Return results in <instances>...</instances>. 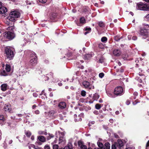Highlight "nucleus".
I'll return each mask as SVG.
<instances>
[{
  "mask_svg": "<svg viewBox=\"0 0 149 149\" xmlns=\"http://www.w3.org/2000/svg\"><path fill=\"white\" fill-rule=\"evenodd\" d=\"M53 73L51 72L49 73V74H47V76L46 77H47L48 79H47V80H48L49 79H51L52 80V81H54L53 79Z\"/></svg>",
  "mask_w": 149,
  "mask_h": 149,
  "instance_id": "nucleus-16",
  "label": "nucleus"
},
{
  "mask_svg": "<svg viewBox=\"0 0 149 149\" xmlns=\"http://www.w3.org/2000/svg\"><path fill=\"white\" fill-rule=\"evenodd\" d=\"M126 104L127 105H129L130 103V102L129 101V100H127L126 102Z\"/></svg>",
  "mask_w": 149,
  "mask_h": 149,
  "instance_id": "nucleus-52",
  "label": "nucleus"
},
{
  "mask_svg": "<svg viewBox=\"0 0 149 149\" xmlns=\"http://www.w3.org/2000/svg\"><path fill=\"white\" fill-rule=\"evenodd\" d=\"M80 22L81 23L84 24L85 23V20L84 17H82L80 19Z\"/></svg>",
  "mask_w": 149,
  "mask_h": 149,
  "instance_id": "nucleus-28",
  "label": "nucleus"
},
{
  "mask_svg": "<svg viewBox=\"0 0 149 149\" xmlns=\"http://www.w3.org/2000/svg\"><path fill=\"white\" fill-rule=\"evenodd\" d=\"M99 62L100 63H102L104 62V60L102 58H100L99 61Z\"/></svg>",
  "mask_w": 149,
  "mask_h": 149,
  "instance_id": "nucleus-43",
  "label": "nucleus"
},
{
  "mask_svg": "<svg viewBox=\"0 0 149 149\" xmlns=\"http://www.w3.org/2000/svg\"><path fill=\"white\" fill-rule=\"evenodd\" d=\"M39 1L40 2L43 3H45L46 2L47 0H39Z\"/></svg>",
  "mask_w": 149,
  "mask_h": 149,
  "instance_id": "nucleus-39",
  "label": "nucleus"
},
{
  "mask_svg": "<svg viewBox=\"0 0 149 149\" xmlns=\"http://www.w3.org/2000/svg\"><path fill=\"white\" fill-rule=\"evenodd\" d=\"M38 139L40 141L42 142H44L46 141V139L44 136H39L38 137Z\"/></svg>",
  "mask_w": 149,
  "mask_h": 149,
  "instance_id": "nucleus-14",
  "label": "nucleus"
},
{
  "mask_svg": "<svg viewBox=\"0 0 149 149\" xmlns=\"http://www.w3.org/2000/svg\"><path fill=\"white\" fill-rule=\"evenodd\" d=\"M74 121L75 122H78L81 121V118L83 117L84 113H81L77 116L76 114H75L74 115Z\"/></svg>",
  "mask_w": 149,
  "mask_h": 149,
  "instance_id": "nucleus-9",
  "label": "nucleus"
},
{
  "mask_svg": "<svg viewBox=\"0 0 149 149\" xmlns=\"http://www.w3.org/2000/svg\"><path fill=\"white\" fill-rule=\"evenodd\" d=\"M136 7L137 9L141 10H149V7L148 5L141 2L137 3Z\"/></svg>",
  "mask_w": 149,
  "mask_h": 149,
  "instance_id": "nucleus-4",
  "label": "nucleus"
},
{
  "mask_svg": "<svg viewBox=\"0 0 149 149\" xmlns=\"http://www.w3.org/2000/svg\"><path fill=\"white\" fill-rule=\"evenodd\" d=\"M116 63H117L118 64V65H119V66H120L121 65V63L119 61H116Z\"/></svg>",
  "mask_w": 149,
  "mask_h": 149,
  "instance_id": "nucleus-49",
  "label": "nucleus"
},
{
  "mask_svg": "<svg viewBox=\"0 0 149 149\" xmlns=\"http://www.w3.org/2000/svg\"><path fill=\"white\" fill-rule=\"evenodd\" d=\"M111 149H116V147L115 145H112L111 146Z\"/></svg>",
  "mask_w": 149,
  "mask_h": 149,
  "instance_id": "nucleus-41",
  "label": "nucleus"
},
{
  "mask_svg": "<svg viewBox=\"0 0 149 149\" xmlns=\"http://www.w3.org/2000/svg\"><path fill=\"white\" fill-rule=\"evenodd\" d=\"M5 52L7 58L9 60L12 59L14 56L15 52L13 48L9 46L5 47Z\"/></svg>",
  "mask_w": 149,
  "mask_h": 149,
  "instance_id": "nucleus-1",
  "label": "nucleus"
},
{
  "mask_svg": "<svg viewBox=\"0 0 149 149\" xmlns=\"http://www.w3.org/2000/svg\"><path fill=\"white\" fill-rule=\"evenodd\" d=\"M113 54L115 56H119L121 54V52L119 50L115 49L113 51Z\"/></svg>",
  "mask_w": 149,
  "mask_h": 149,
  "instance_id": "nucleus-13",
  "label": "nucleus"
},
{
  "mask_svg": "<svg viewBox=\"0 0 149 149\" xmlns=\"http://www.w3.org/2000/svg\"><path fill=\"white\" fill-rule=\"evenodd\" d=\"M117 72H119L121 73L124 72V70L122 68H120V70H118V71H117Z\"/></svg>",
  "mask_w": 149,
  "mask_h": 149,
  "instance_id": "nucleus-42",
  "label": "nucleus"
},
{
  "mask_svg": "<svg viewBox=\"0 0 149 149\" xmlns=\"http://www.w3.org/2000/svg\"><path fill=\"white\" fill-rule=\"evenodd\" d=\"M14 29L15 27L13 26L8 27L6 29L7 31H12Z\"/></svg>",
  "mask_w": 149,
  "mask_h": 149,
  "instance_id": "nucleus-21",
  "label": "nucleus"
},
{
  "mask_svg": "<svg viewBox=\"0 0 149 149\" xmlns=\"http://www.w3.org/2000/svg\"><path fill=\"white\" fill-rule=\"evenodd\" d=\"M115 113L116 115H118L119 113V112L118 111H116V112Z\"/></svg>",
  "mask_w": 149,
  "mask_h": 149,
  "instance_id": "nucleus-61",
  "label": "nucleus"
},
{
  "mask_svg": "<svg viewBox=\"0 0 149 149\" xmlns=\"http://www.w3.org/2000/svg\"><path fill=\"white\" fill-rule=\"evenodd\" d=\"M118 143L120 147L122 146L123 145V142L120 140H118Z\"/></svg>",
  "mask_w": 149,
  "mask_h": 149,
  "instance_id": "nucleus-30",
  "label": "nucleus"
},
{
  "mask_svg": "<svg viewBox=\"0 0 149 149\" xmlns=\"http://www.w3.org/2000/svg\"><path fill=\"white\" fill-rule=\"evenodd\" d=\"M100 78H102L104 76V74L103 73L101 72L100 73L99 75Z\"/></svg>",
  "mask_w": 149,
  "mask_h": 149,
  "instance_id": "nucleus-35",
  "label": "nucleus"
},
{
  "mask_svg": "<svg viewBox=\"0 0 149 149\" xmlns=\"http://www.w3.org/2000/svg\"><path fill=\"white\" fill-rule=\"evenodd\" d=\"M5 119L3 115H0V124H2L5 121Z\"/></svg>",
  "mask_w": 149,
  "mask_h": 149,
  "instance_id": "nucleus-17",
  "label": "nucleus"
},
{
  "mask_svg": "<svg viewBox=\"0 0 149 149\" xmlns=\"http://www.w3.org/2000/svg\"><path fill=\"white\" fill-rule=\"evenodd\" d=\"M10 109V105H6L4 107V109L6 111H9Z\"/></svg>",
  "mask_w": 149,
  "mask_h": 149,
  "instance_id": "nucleus-18",
  "label": "nucleus"
},
{
  "mask_svg": "<svg viewBox=\"0 0 149 149\" xmlns=\"http://www.w3.org/2000/svg\"><path fill=\"white\" fill-rule=\"evenodd\" d=\"M122 38V37H120L119 35H117L114 36V39L116 41H118L120 39Z\"/></svg>",
  "mask_w": 149,
  "mask_h": 149,
  "instance_id": "nucleus-22",
  "label": "nucleus"
},
{
  "mask_svg": "<svg viewBox=\"0 0 149 149\" xmlns=\"http://www.w3.org/2000/svg\"><path fill=\"white\" fill-rule=\"evenodd\" d=\"M89 32V31H86L84 33V34L86 35Z\"/></svg>",
  "mask_w": 149,
  "mask_h": 149,
  "instance_id": "nucleus-64",
  "label": "nucleus"
},
{
  "mask_svg": "<svg viewBox=\"0 0 149 149\" xmlns=\"http://www.w3.org/2000/svg\"><path fill=\"white\" fill-rule=\"evenodd\" d=\"M44 148L45 149H50V147L47 144L45 146Z\"/></svg>",
  "mask_w": 149,
  "mask_h": 149,
  "instance_id": "nucleus-38",
  "label": "nucleus"
},
{
  "mask_svg": "<svg viewBox=\"0 0 149 149\" xmlns=\"http://www.w3.org/2000/svg\"><path fill=\"white\" fill-rule=\"evenodd\" d=\"M86 92L84 90H83V91H81V95L82 96H84V97L85 96H86Z\"/></svg>",
  "mask_w": 149,
  "mask_h": 149,
  "instance_id": "nucleus-32",
  "label": "nucleus"
},
{
  "mask_svg": "<svg viewBox=\"0 0 149 149\" xmlns=\"http://www.w3.org/2000/svg\"><path fill=\"white\" fill-rule=\"evenodd\" d=\"M97 145L99 147L102 149L103 147V144L101 142H98L97 143Z\"/></svg>",
  "mask_w": 149,
  "mask_h": 149,
  "instance_id": "nucleus-25",
  "label": "nucleus"
},
{
  "mask_svg": "<svg viewBox=\"0 0 149 149\" xmlns=\"http://www.w3.org/2000/svg\"><path fill=\"white\" fill-rule=\"evenodd\" d=\"M146 18L147 20L149 21V14L146 16Z\"/></svg>",
  "mask_w": 149,
  "mask_h": 149,
  "instance_id": "nucleus-48",
  "label": "nucleus"
},
{
  "mask_svg": "<svg viewBox=\"0 0 149 149\" xmlns=\"http://www.w3.org/2000/svg\"><path fill=\"white\" fill-rule=\"evenodd\" d=\"M94 113L96 114H98V112L97 111H95L93 112Z\"/></svg>",
  "mask_w": 149,
  "mask_h": 149,
  "instance_id": "nucleus-55",
  "label": "nucleus"
},
{
  "mask_svg": "<svg viewBox=\"0 0 149 149\" xmlns=\"http://www.w3.org/2000/svg\"><path fill=\"white\" fill-rule=\"evenodd\" d=\"M91 28L90 27H86L85 29V30L86 31H90L91 30Z\"/></svg>",
  "mask_w": 149,
  "mask_h": 149,
  "instance_id": "nucleus-40",
  "label": "nucleus"
},
{
  "mask_svg": "<svg viewBox=\"0 0 149 149\" xmlns=\"http://www.w3.org/2000/svg\"><path fill=\"white\" fill-rule=\"evenodd\" d=\"M31 139L32 140H33L34 139V137L33 136H32L31 137Z\"/></svg>",
  "mask_w": 149,
  "mask_h": 149,
  "instance_id": "nucleus-59",
  "label": "nucleus"
},
{
  "mask_svg": "<svg viewBox=\"0 0 149 149\" xmlns=\"http://www.w3.org/2000/svg\"><path fill=\"white\" fill-rule=\"evenodd\" d=\"M109 122H110V123H113V120L112 119H110L109 120Z\"/></svg>",
  "mask_w": 149,
  "mask_h": 149,
  "instance_id": "nucleus-58",
  "label": "nucleus"
},
{
  "mask_svg": "<svg viewBox=\"0 0 149 149\" xmlns=\"http://www.w3.org/2000/svg\"><path fill=\"white\" fill-rule=\"evenodd\" d=\"M59 140L60 142H62L65 141V139L63 137H61L59 138Z\"/></svg>",
  "mask_w": 149,
  "mask_h": 149,
  "instance_id": "nucleus-36",
  "label": "nucleus"
},
{
  "mask_svg": "<svg viewBox=\"0 0 149 149\" xmlns=\"http://www.w3.org/2000/svg\"><path fill=\"white\" fill-rule=\"evenodd\" d=\"M128 39H129V40H130L131 39V36H128Z\"/></svg>",
  "mask_w": 149,
  "mask_h": 149,
  "instance_id": "nucleus-63",
  "label": "nucleus"
},
{
  "mask_svg": "<svg viewBox=\"0 0 149 149\" xmlns=\"http://www.w3.org/2000/svg\"><path fill=\"white\" fill-rule=\"evenodd\" d=\"M137 37L135 36H134L132 38V39L133 40H135L137 39Z\"/></svg>",
  "mask_w": 149,
  "mask_h": 149,
  "instance_id": "nucleus-51",
  "label": "nucleus"
},
{
  "mask_svg": "<svg viewBox=\"0 0 149 149\" xmlns=\"http://www.w3.org/2000/svg\"><path fill=\"white\" fill-rule=\"evenodd\" d=\"M0 74L2 76H6L8 75V74L6 72L5 70H3L1 72Z\"/></svg>",
  "mask_w": 149,
  "mask_h": 149,
  "instance_id": "nucleus-26",
  "label": "nucleus"
},
{
  "mask_svg": "<svg viewBox=\"0 0 149 149\" xmlns=\"http://www.w3.org/2000/svg\"><path fill=\"white\" fill-rule=\"evenodd\" d=\"M53 96V94L52 93H50L49 94V96L50 97H52Z\"/></svg>",
  "mask_w": 149,
  "mask_h": 149,
  "instance_id": "nucleus-62",
  "label": "nucleus"
},
{
  "mask_svg": "<svg viewBox=\"0 0 149 149\" xmlns=\"http://www.w3.org/2000/svg\"><path fill=\"white\" fill-rule=\"evenodd\" d=\"M99 97V95L97 94H95L93 96L94 100H97Z\"/></svg>",
  "mask_w": 149,
  "mask_h": 149,
  "instance_id": "nucleus-24",
  "label": "nucleus"
},
{
  "mask_svg": "<svg viewBox=\"0 0 149 149\" xmlns=\"http://www.w3.org/2000/svg\"><path fill=\"white\" fill-rule=\"evenodd\" d=\"M25 134L27 136L29 137L31 136V134L30 131H28L25 132Z\"/></svg>",
  "mask_w": 149,
  "mask_h": 149,
  "instance_id": "nucleus-31",
  "label": "nucleus"
},
{
  "mask_svg": "<svg viewBox=\"0 0 149 149\" xmlns=\"http://www.w3.org/2000/svg\"><path fill=\"white\" fill-rule=\"evenodd\" d=\"M144 30L141 29L140 31V35L143 36V38L146 39L148 37V33L147 29L149 28V25L148 24H144Z\"/></svg>",
  "mask_w": 149,
  "mask_h": 149,
  "instance_id": "nucleus-5",
  "label": "nucleus"
},
{
  "mask_svg": "<svg viewBox=\"0 0 149 149\" xmlns=\"http://www.w3.org/2000/svg\"><path fill=\"white\" fill-rule=\"evenodd\" d=\"M83 86L86 88L91 89L92 88L93 89L94 88V86H92V85L90 84V83L86 81H84L83 83Z\"/></svg>",
  "mask_w": 149,
  "mask_h": 149,
  "instance_id": "nucleus-8",
  "label": "nucleus"
},
{
  "mask_svg": "<svg viewBox=\"0 0 149 149\" xmlns=\"http://www.w3.org/2000/svg\"><path fill=\"white\" fill-rule=\"evenodd\" d=\"M103 102V100L101 99H100L99 100V102L100 103H102Z\"/></svg>",
  "mask_w": 149,
  "mask_h": 149,
  "instance_id": "nucleus-60",
  "label": "nucleus"
},
{
  "mask_svg": "<svg viewBox=\"0 0 149 149\" xmlns=\"http://www.w3.org/2000/svg\"><path fill=\"white\" fill-rule=\"evenodd\" d=\"M53 137V136L52 135V134H51V135L49 134V136L48 137L47 139H50L51 138H52Z\"/></svg>",
  "mask_w": 149,
  "mask_h": 149,
  "instance_id": "nucleus-45",
  "label": "nucleus"
},
{
  "mask_svg": "<svg viewBox=\"0 0 149 149\" xmlns=\"http://www.w3.org/2000/svg\"><path fill=\"white\" fill-rule=\"evenodd\" d=\"M58 106L61 109H63L66 107V104L64 102H61L59 104Z\"/></svg>",
  "mask_w": 149,
  "mask_h": 149,
  "instance_id": "nucleus-11",
  "label": "nucleus"
},
{
  "mask_svg": "<svg viewBox=\"0 0 149 149\" xmlns=\"http://www.w3.org/2000/svg\"><path fill=\"white\" fill-rule=\"evenodd\" d=\"M5 69L7 72H9L10 70V65H9L6 64V65Z\"/></svg>",
  "mask_w": 149,
  "mask_h": 149,
  "instance_id": "nucleus-20",
  "label": "nucleus"
},
{
  "mask_svg": "<svg viewBox=\"0 0 149 149\" xmlns=\"http://www.w3.org/2000/svg\"><path fill=\"white\" fill-rule=\"evenodd\" d=\"M31 53L30 62L32 65L34 66L36 65L37 63V57L34 52H31Z\"/></svg>",
  "mask_w": 149,
  "mask_h": 149,
  "instance_id": "nucleus-6",
  "label": "nucleus"
},
{
  "mask_svg": "<svg viewBox=\"0 0 149 149\" xmlns=\"http://www.w3.org/2000/svg\"><path fill=\"white\" fill-rule=\"evenodd\" d=\"M31 146V147L34 148L35 149H38V148L37 146H35L34 145L32 144H30L29 146V149H31V148H30V146Z\"/></svg>",
  "mask_w": 149,
  "mask_h": 149,
  "instance_id": "nucleus-23",
  "label": "nucleus"
},
{
  "mask_svg": "<svg viewBox=\"0 0 149 149\" xmlns=\"http://www.w3.org/2000/svg\"><path fill=\"white\" fill-rule=\"evenodd\" d=\"M105 147L104 148L110 149V144L109 143H106L105 144Z\"/></svg>",
  "mask_w": 149,
  "mask_h": 149,
  "instance_id": "nucleus-27",
  "label": "nucleus"
},
{
  "mask_svg": "<svg viewBox=\"0 0 149 149\" xmlns=\"http://www.w3.org/2000/svg\"><path fill=\"white\" fill-rule=\"evenodd\" d=\"M34 112H35V114H39V113L40 111H39L38 110H37L35 111Z\"/></svg>",
  "mask_w": 149,
  "mask_h": 149,
  "instance_id": "nucleus-44",
  "label": "nucleus"
},
{
  "mask_svg": "<svg viewBox=\"0 0 149 149\" xmlns=\"http://www.w3.org/2000/svg\"><path fill=\"white\" fill-rule=\"evenodd\" d=\"M63 149H73L72 148H70L69 146H66Z\"/></svg>",
  "mask_w": 149,
  "mask_h": 149,
  "instance_id": "nucleus-46",
  "label": "nucleus"
},
{
  "mask_svg": "<svg viewBox=\"0 0 149 149\" xmlns=\"http://www.w3.org/2000/svg\"><path fill=\"white\" fill-rule=\"evenodd\" d=\"M99 26L101 27H102L104 26V24L102 22H99Z\"/></svg>",
  "mask_w": 149,
  "mask_h": 149,
  "instance_id": "nucleus-34",
  "label": "nucleus"
},
{
  "mask_svg": "<svg viewBox=\"0 0 149 149\" xmlns=\"http://www.w3.org/2000/svg\"><path fill=\"white\" fill-rule=\"evenodd\" d=\"M12 142H13V141H12V140H10L9 141V142H8V143H9V144H11V143H12Z\"/></svg>",
  "mask_w": 149,
  "mask_h": 149,
  "instance_id": "nucleus-56",
  "label": "nucleus"
},
{
  "mask_svg": "<svg viewBox=\"0 0 149 149\" xmlns=\"http://www.w3.org/2000/svg\"><path fill=\"white\" fill-rule=\"evenodd\" d=\"M3 35L5 38L9 40H12L15 37V34L13 31H6L3 33Z\"/></svg>",
  "mask_w": 149,
  "mask_h": 149,
  "instance_id": "nucleus-3",
  "label": "nucleus"
},
{
  "mask_svg": "<svg viewBox=\"0 0 149 149\" xmlns=\"http://www.w3.org/2000/svg\"><path fill=\"white\" fill-rule=\"evenodd\" d=\"M20 13L17 11L14 10L11 11L10 14V16L8 17L9 19L12 22L15 21V18H18L20 16Z\"/></svg>",
  "mask_w": 149,
  "mask_h": 149,
  "instance_id": "nucleus-2",
  "label": "nucleus"
},
{
  "mask_svg": "<svg viewBox=\"0 0 149 149\" xmlns=\"http://www.w3.org/2000/svg\"><path fill=\"white\" fill-rule=\"evenodd\" d=\"M38 133L40 134H44V132L43 131H39Z\"/></svg>",
  "mask_w": 149,
  "mask_h": 149,
  "instance_id": "nucleus-53",
  "label": "nucleus"
},
{
  "mask_svg": "<svg viewBox=\"0 0 149 149\" xmlns=\"http://www.w3.org/2000/svg\"><path fill=\"white\" fill-rule=\"evenodd\" d=\"M58 146L57 145H54L53 146V149H58Z\"/></svg>",
  "mask_w": 149,
  "mask_h": 149,
  "instance_id": "nucleus-37",
  "label": "nucleus"
},
{
  "mask_svg": "<svg viewBox=\"0 0 149 149\" xmlns=\"http://www.w3.org/2000/svg\"><path fill=\"white\" fill-rule=\"evenodd\" d=\"M7 9L5 7L2 6L0 8V14H3L6 12Z\"/></svg>",
  "mask_w": 149,
  "mask_h": 149,
  "instance_id": "nucleus-12",
  "label": "nucleus"
},
{
  "mask_svg": "<svg viewBox=\"0 0 149 149\" xmlns=\"http://www.w3.org/2000/svg\"><path fill=\"white\" fill-rule=\"evenodd\" d=\"M123 89L120 86H118L115 88L114 93L116 95H120L122 94Z\"/></svg>",
  "mask_w": 149,
  "mask_h": 149,
  "instance_id": "nucleus-7",
  "label": "nucleus"
},
{
  "mask_svg": "<svg viewBox=\"0 0 149 149\" xmlns=\"http://www.w3.org/2000/svg\"><path fill=\"white\" fill-rule=\"evenodd\" d=\"M107 95L110 97H113V96L112 95V94L110 93H107Z\"/></svg>",
  "mask_w": 149,
  "mask_h": 149,
  "instance_id": "nucleus-50",
  "label": "nucleus"
},
{
  "mask_svg": "<svg viewBox=\"0 0 149 149\" xmlns=\"http://www.w3.org/2000/svg\"><path fill=\"white\" fill-rule=\"evenodd\" d=\"M7 85L6 84H2L1 86V90L3 91H5L7 90Z\"/></svg>",
  "mask_w": 149,
  "mask_h": 149,
  "instance_id": "nucleus-15",
  "label": "nucleus"
},
{
  "mask_svg": "<svg viewBox=\"0 0 149 149\" xmlns=\"http://www.w3.org/2000/svg\"><path fill=\"white\" fill-rule=\"evenodd\" d=\"M102 106V104H97L95 105V108L96 109L98 110L100 109L101 107Z\"/></svg>",
  "mask_w": 149,
  "mask_h": 149,
  "instance_id": "nucleus-19",
  "label": "nucleus"
},
{
  "mask_svg": "<svg viewBox=\"0 0 149 149\" xmlns=\"http://www.w3.org/2000/svg\"><path fill=\"white\" fill-rule=\"evenodd\" d=\"M33 96L34 97H37L38 96V95L37 93H34L33 94Z\"/></svg>",
  "mask_w": 149,
  "mask_h": 149,
  "instance_id": "nucleus-47",
  "label": "nucleus"
},
{
  "mask_svg": "<svg viewBox=\"0 0 149 149\" xmlns=\"http://www.w3.org/2000/svg\"><path fill=\"white\" fill-rule=\"evenodd\" d=\"M36 107V105H34L32 107V108L33 109H34Z\"/></svg>",
  "mask_w": 149,
  "mask_h": 149,
  "instance_id": "nucleus-54",
  "label": "nucleus"
},
{
  "mask_svg": "<svg viewBox=\"0 0 149 149\" xmlns=\"http://www.w3.org/2000/svg\"><path fill=\"white\" fill-rule=\"evenodd\" d=\"M149 146V140L148 141V142L147 143L146 145V146L147 147Z\"/></svg>",
  "mask_w": 149,
  "mask_h": 149,
  "instance_id": "nucleus-57",
  "label": "nucleus"
},
{
  "mask_svg": "<svg viewBox=\"0 0 149 149\" xmlns=\"http://www.w3.org/2000/svg\"><path fill=\"white\" fill-rule=\"evenodd\" d=\"M101 41L102 42H106L107 41V38L105 37H103L102 38Z\"/></svg>",
  "mask_w": 149,
  "mask_h": 149,
  "instance_id": "nucleus-29",
  "label": "nucleus"
},
{
  "mask_svg": "<svg viewBox=\"0 0 149 149\" xmlns=\"http://www.w3.org/2000/svg\"><path fill=\"white\" fill-rule=\"evenodd\" d=\"M98 47L102 49L104 48V47L102 43L99 44Z\"/></svg>",
  "mask_w": 149,
  "mask_h": 149,
  "instance_id": "nucleus-33",
  "label": "nucleus"
},
{
  "mask_svg": "<svg viewBox=\"0 0 149 149\" xmlns=\"http://www.w3.org/2000/svg\"><path fill=\"white\" fill-rule=\"evenodd\" d=\"M139 76H138V81L140 83H142L143 81H144L145 79V77L144 75L142 74H140L139 73Z\"/></svg>",
  "mask_w": 149,
  "mask_h": 149,
  "instance_id": "nucleus-10",
  "label": "nucleus"
}]
</instances>
